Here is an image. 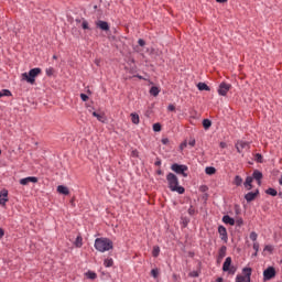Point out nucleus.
<instances>
[{
  "instance_id": "nucleus-1",
  "label": "nucleus",
  "mask_w": 282,
  "mask_h": 282,
  "mask_svg": "<svg viewBox=\"0 0 282 282\" xmlns=\"http://www.w3.org/2000/svg\"><path fill=\"white\" fill-rule=\"evenodd\" d=\"M166 181H167V184H169V188L172 192H177L178 194H184L185 193V188L183 186H180V180L175 174L169 173L166 175Z\"/></svg>"
},
{
  "instance_id": "nucleus-2",
  "label": "nucleus",
  "mask_w": 282,
  "mask_h": 282,
  "mask_svg": "<svg viewBox=\"0 0 282 282\" xmlns=\"http://www.w3.org/2000/svg\"><path fill=\"white\" fill-rule=\"evenodd\" d=\"M94 247L99 252H106L113 249V242L108 238H97Z\"/></svg>"
},
{
  "instance_id": "nucleus-3",
  "label": "nucleus",
  "mask_w": 282,
  "mask_h": 282,
  "mask_svg": "<svg viewBox=\"0 0 282 282\" xmlns=\"http://www.w3.org/2000/svg\"><path fill=\"white\" fill-rule=\"evenodd\" d=\"M42 73V68H31L29 73H22V79L34 85L35 78Z\"/></svg>"
},
{
  "instance_id": "nucleus-4",
  "label": "nucleus",
  "mask_w": 282,
  "mask_h": 282,
  "mask_svg": "<svg viewBox=\"0 0 282 282\" xmlns=\"http://www.w3.org/2000/svg\"><path fill=\"white\" fill-rule=\"evenodd\" d=\"M223 271L228 272L229 274H236L237 268L232 265V258H226L223 264Z\"/></svg>"
},
{
  "instance_id": "nucleus-5",
  "label": "nucleus",
  "mask_w": 282,
  "mask_h": 282,
  "mask_svg": "<svg viewBox=\"0 0 282 282\" xmlns=\"http://www.w3.org/2000/svg\"><path fill=\"white\" fill-rule=\"evenodd\" d=\"M245 275H237L236 282H251V275H252V269L251 268H245L242 270Z\"/></svg>"
},
{
  "instance_id": "nucleus-6",
  "label": "nucleus",
  "mask_w": 282,
  "mask_h": 282,
  "mask_svg": "<svg viewBox=\"0 0 282 282\" xmlns=\"http://www.w3.org/2000/svg\"><path fill=\"white\" fill-rule=\"evenodd\" d=\"M232 88L231 84H227V82H221L218 86V95L227 96L230 89Z\"/></svg>"
},
{
  "instance_id": "nucleus-7",
  "label": "nucleus",
  "mask_w": 282,
  "mask_h": 282,
  "mask_svg": "<svg viewBox=\"0 0 282 282\" xmlns=\"http://www.w3.org/2000/svg\"><path fill=\"white\" fill-rule=\"evenodd\" d=\"M171 170H172L173 172H175L176 174L183 175L184 177H187V176H188V174H186V171H188V167L185 166V165L173 164V165L171 166Z\"/></svg>"
},
{
  "instance_id": "nucleus-8",
  "label": "nucleus",
  "mask_w": 282,
  "mask_h": 282,
  "mask_svg": "<svg viewBox=\"0 0 282 282\" xmlns=\"http://www.w3.org/2000/svg\"><path fill=\"white\" fill-rule=\"evenodd\" d=\"M276 276V270L273 267H269L267 270L263 271V279L271 280Z\"/></svg>"
},
{
  "instance_id": "nucleus-9",
  "label": "nucleus",
  "mask_w": 282,
  "mask_h": 282,
  "mask_svg": "<svg viewBox=\"0 0 282 282\" xmlns=\"http://www.w3.org/2000/svg\"><path fill=\"white\" fill-rule=\"evenodd\" d=\"M238 153H242L243 150L250 149V143L245 141H238L235 145Z\"/></svg>"
},
{
  "instance_id": "nucleus-10",
  "label": "nucleus",
  "mask_w": 282,
  "mask_h": 282,
  "mask_svg": "<svg viewBox=\"0 0 282 282\" xmlns=\"http://www.w3.org/2000/svg\"><path fill=\"white\" fill-rule=\"evenodd\" d=\"M96 26L99 28L104 32H108L110 30L109 23L104 20L96 21Z\"/></svg>"
},
{
  "instance_id": "nucleus-11",
  "label": "nucleus",
  "mask_w": 282,
  "mask_h": 282,
  "mask_svg": "<svg viewBox=\"0 0 282 282\" xmlns=\"http://www.w3.org/2000/svg\"><path fill=\"white\" fill-rule=\"evenodd\" d=\"M39 182V178L37 177H26V178H21L19 181L20 185H23V186H26L29 185L30 183H37Z\"/></svg>"
},
{
  "instance_id": "nucleus-12",
  "label": "nucleus",
  "mask_w": 282,
  "mask_h": 282,
  "mask_svg": "<svg viewBox=\"0 0 282 282\" xmlns=\"http://www.w3.org/2000/svg\"><path fill=\"white\" fill-rule=\"evenodd\" d=\"M259 194H260L259 191L250 192V193H248L247 195H245V199H246L248 203H251V202L256 200V198L259 196Z\"/></svg>"
},
{
  "instance_id": "nucleus-13",
  "label": "nucleus",
  "mask_w": 282,
  "mask_h": 282,
  "mask_svg": "<svg viewBox=\"0 0 282 282\" xmlns=\"http://www.w3.org/2000/svg\"><path fill=\"white\" fill-rule=\"evenodd\" d=\"M8 191L7 189H2L0 192V205L1 206H6L7 202L9 200L8 198Z\"/></svg>"
},
{
  "instance_id": "nucleus-14",
  "label": "nucleus",
  "mask_w": 282,
  "mask_h": 282,
  "mask_svg": "<svg viewBox=\"0 0 282 282\" xmlns=\"http://www.w3.org/2000/svg\"><path fill=\"white\" fill-rule=\"evenodd\" d=\"M218 234L220 235L221 240L228 241V232H227V229L224 226L218 227Z\"/></svg>"
},
{
  "instance_id": "nucleus-15",
  "label": "nucleus",
  "mask_w": 282,
  "mask_h": 282,
  "mask_svg": "<svg viewBox=\"0 0 282 282\" xmlns=\"http://www.w3.org/2000/svg\"><path fill=\"white\" fill-rule=\"evenodd\" d=\"M252 178L256 180L258 182V185L262 184V178H263V173H261L260 171H254L252 174Z\"/></svg>"
},
{
  "instance_id": "nucleus-16",
  "label": "nucleus",
  "mask_w": 282,
  "mask_h": 282,
  "mask_svg": "<svg viewBox=\"0 0 282 282\" xmlns=\"http://www.w3.org/2000/svg\"><path fill=\"white\" fill-rule=\"evenodd\" d=\"M227 256V247L223 246L218 251V262H221L223 259Z\"/></svg>"
},
{
  "instance_id": "nucleus-17",
  "label": "nucleus",
  "mask_w": 282,
  "mask_h": 282,
  "mask_svg": "<svg viewBox=\"0 0 282 282\" xmlns=\"http://www.w3.org/2000/svg\"><path fill=\"white\" fill-rule=\"evenodd\" d=\"M197 88L200 91H210V87L208 86V84H205L204 82H199L197 84Z\"/></svg>"
},
{
  "instance_id": "nucleus-18",
  "label": "nucleus",
  "mask_w": 282,
  "mask_h": 282,
  "mask_svg": "<svg viewBox=\"0 0 282 282\" xmlns=\"http://www.w3.org/2000/svg\"><path fill=\"white\" fill-rule=\"evenodd\" d=\"M93 117H95L101 123H105L107 121V118L104 113L93 112Z\"/></svg>"
},
{
  "instance_id": "nucleus-19",
  "label": "nucleus",
  "mask_w": 282,
  "mask_h": 282,
  "mask_svg": "<svg viewBox=\"0 0 282 282\" xmlns=\"http://www.w3.org/2000/svg\"><path fill=\"white\" fill-rule=\"evenodd\" d=\"M252 183H253V177L249 176L246 178V182L243 183V185L248 191H251L253 188Z\"/></svg>"
},
{
  "instance_id": "nucleus-20",
  "label": "nucleus",
  "mask_w": 282,
  "mask_h": 282,
  "mask_svg": "<svg viewBox=\"0 0 282 282\" xmlns=\"http://www.w3.org/2000/svg\"><path fill=\"white\" fill-rule=\"evenodd\" d=\"M223 221L227 225H230V226L236 225V220L234 218H231L230 216H228V215L223 217Z\"/></svg>"
},
{
  "instance_id": "nucleus-21",
  "label": "nucleus",
  "mask_w": 282,
  "mask_h": 282,
  "mask_svg": "<svg viewBox=\"0 0 282 282\" xmlns=\"http://www.w3.org/2000/svg\"><path fill=\"white\" fill-rule=\"evenodd\" d=\"M57 193L63 195H69V189L63 185L57 186Z\"/></svg>"
},
{
  "instance_id": "nucleus-22",
  "label": "nucleus",
  "mask_w": 282,
  "mask_h": 282,
  "mask_svg": "<svg viewBox=\"0 0 282 282\" xmlns=\"http://www.w3.org/2000/svg\"><path fill=\"white\" fill-rule=\"evenodd\" d=\"M131 117V122L134 123V124H139L140 123V117L138 113H131L130 115Z\"/></svg>"
},
{
  "instance_id": "nucleus-23",
  "label": "nucleus",
  "mask_w": 282,
  "mask_h": 282,
  "mask_svg": "<svg viewBox=\"0 0 282 282\" xmlns=\"http://www.w3.org/2000/svg\"><path fill=\"white\" fill-rule=\"evenodd\" d=\"M75 247L77 248H80L83 247V237L80 235H78L75 239V242H74Z\"/></svg>"
},
{
  "instance_id": "nucleus-24",
  "label": "nucleus",
  "mask_w": 282,
  "mask_h": 282,
  "mask_svg": "<svg viewBox=\"0 0 282 282\" xmlns=\"http://www.w3.org/2000/svg\"><path fill=\"white\" fill-rule=\"evenodd\" d=\"M234 184L236 186H241L243 184V178L239 175L235 176Z\"/></svg>"
},
{
  "instance_id": "nucleus-25",
  "label": "nucleus",
  "mask_w": 282,
  "mask_h": 282,
  "mask_svg": "<svg viewBox=\"0 0 282 282\" xmlns=\"http://www.w3.org/2000/svg\"><path fill=\"white\" fill-rule=\"evenodd\" d=\"M150 94L154 97L159 96L160 88H158V86H152V88H150Z\"/></svg>"
},
{
  "instance_id": "nucleus-26",
  "label": "nucleus",
  "mask_w": 282,
  "mask_h": 282,
  "mask_svg": "<svg viewBox=\"0 0 282 282\" xmlns=\"http://www.w3.org/2000/svg\"><path fill=\"white\" fill-rule=\"evenodd\" d=\"M216 172H217V170H216L215 167H213V166H209V167H206V169H205V173H206L207 175H215Z\"/></svg>"
},
{
  "instance_id": "nucleus-27",
  "label": "nucleus",
  "mask_w": 282,
  "mask_h": 282,
  "mask_svg": "<svg viewBox=\"0 0 282 282\" xmlns=\"http://www.w3.org/2000/svg\"><path fill=\"white\" fill-rule=\"evenodd\" d=\"M160 252H161V248L160 247H158V246L153 247L152 256L154 258H158L160 256Z\"/></svg>"
},
{
  "instance_id": "nucleus-28",
  "label": "nucleus",
  "mask_w": 282,
  "mask_h": 282,
  "mask_svg": "<svg viewBox=\"0 0 282 282\" xmlns=\"http://www.w3.org/2000/svg\"><path fill=\"white\" fill-rule=\"evenodd\" d=\"M212 121L208 119L203 120V127L205 130H208L212 127Z\"/></svg>"
},
{
  "instance_id": "nucleus-29",
  "label": "nucleus",
  "mask_w": 282,
  "mask_h": 282,
  "mask_svg": "<svg viewBox=\"0 0 282 282\" xmlns=\"http://www.w3.org/2000/svg\"><path fill=\"white\" fill-rule=\"evenodd\" d=\"M82 29L89 30V22L86 19L82 20Z\"/></svg>"
},
{
  "instance_id": "nucleus-30",
  "label": "nucleus",
  "mask_w": 282,
  "mask_h": 282,
  "mask_svg": "<svg viewBox=\"0 0 282 282\" xmlns=\"http://www.w3.org/2000/svg\"><path fill=\"white\" fill-rule=\"evenodd\" d=\"M104 265H105L106 268L112 267V265H113V259H106V260L104 261Z\"/></svg>"
},
{
  "instance_id": "nucleus-31",
  "label": "nucleus",
  "mask_w": 282,
  "mask_h": 282,
  "mask_svg": "<svg viewBox=\"0 0 282 282\" xmlns=\"http://www.w3.org/2000/svg\"><path fill=\"white\" fill-rule=\"evenodd\" d=\"M0 91H1L2 97H10V96H12L11 90L3 89V90H0Z\"/></svg>"
},
{
  "instance_id": "nucleus-32",
  "label": "nucleus",
  "mask_w": 282,
  "mask_h": 282,
  "mask_svg": "<svg viewBox=\"0 0 282 282\" xmlns=\"http://www.w3.org/2000/svg\"><path fill=\"white\" fill-rule=\"evenodd\" d=\"M153 131L154 132H161L162 131V126L160 123H154L153 124Z\"/></svg>"
},
{
  "instance_id": "nucleus-33",
  "label": "nucleus",
  "mask_w": 282,
  "mask_h": 282,
  "mask_svg": "<svg viewBox=\"0 0 282 282\" xmlns=\"http://www.w3.org/2000/svg\"><path fill=\"white\" fill-rule=\"evenodd\" d=\"M253 250L256 251V252H254V256H258V252H259V250H260V243H259V242H254V243H253Z\"/></svg>"
},
{
  "instance_id": "nucleus-34",
  "label": "nucleus",
  "mask_w": 282,
  "mask_h": 282,
  "mask_svg": "<svg viewBox=\"0 0 282 282\" xmlns=\"http://www.w3.org/2000/svg\"><path fill=\"white\" fill-rule=\"evenodd\" d=\"M86 276L90 280H95L97 278V274L95 272H87Z\"/></svg>"
},
{
  "instance_id": "nucleus-35",
  "label": "nucleus",
  "mask_w": 282,
  "mask_h": 282,
  "mask_svg": "<svg viewBox=\"0 0 282 282\" xmlns=\"http://www.w3.org/2000/svg\"><path fill=\"white\" fill-rule=\"evenodd\" d=\"M267 194L271 195V196H276V191L274 188H269L265 191Z\"/></svg>"
},
{
  "instance_id": "nucleus-36",
  "label": "nucleus",
  "mask_w": 282,
  "mask_h": 282,
  "mask_svg": "<svg viewBox=\"0 0 282 282\" xmlns=\"http://www.w3.org/2000/svg\"><path fill=\"white\" fill-rule=\"evenodd\" d=\"M258 234L257 232H254V231H252L251 234H250V236H249V238L252 240V241H257L258 240Z\"/></svg>"
},
{
  "instance_id": "nucleus-37",
  "label": "nucleus",
  "mask_w": 282,
  "mask_h": 282,
  "mask_svg": "<svg viewBox=\"0 0 282 282\" xmlns=\"http://www.w3.org/2000/svg\"><path fill=\"white\" fill-rule=\"evenodd\" d=\"M45 74H46V76H53V74H54V68H52V67L45 68Z\"/></svg>"
},
{
  "instance_id": "nucleus-38",
  "label": "nucleus",
  "mask_w": 282,
  "mask_h": 282,
  "mask_svg": "<svg viewBox=\"0 0 282 282\" xmlns=\"http://www.w3.org/2000/svg\"><path fill=\"white\" fill-rule=\"evenodd\" d=\"M80 99H82L84 102H86V101H88L89 97H88V95H85V93H82V94H80Z\"/></svg>"
},
{
  "instance_id": "nucleus-39",
  "label": "nucleus",
  "mask_w": 282,
  "mask_h": 282,
  "mask_svg": "<svg viewBox=\"0 0 282 282\" xmlns=\"http://www.w3.org/2000/svg\"><path fill=\"white\" fill-rule=\"evenodd\" d=\"M256 161L259 162V163H263L262 154H256Z\"/></svg>"
},
{
  "instance_id": "nucleus-40",
  "label": "nucleus",
  "mask_w": 282,
  "mask_h": 282,
  "mask_svg": "<svg viewBox=\"0 0 282 282\" xmlns=\"http://www.w3.org/2000/svg\"><path fill=\"white\" fill-rule=\"evenodd\" d=\"M138 44L139 46L144 47L147 45V42L145 40H138Z\"/></svg>"
},
{
  "instance_id": "nucleus-41",
  "label": "nucleus",
  "mask_w": 282,
  "mask_h": 282,
  "mask_svg": "<svg viewBox=\"0 0 282 282\" xmlns=\"http://www.w3.org/2000/svg\"><path fill=\"white\" fill-rule=\"evenodd\" d=\"M151 275H152L153 278H158L159 271H158L156 269L151 270Z\"/></svg>"
},
{
  "instance_id": "nucleus-42",
  "label": "nucleus",
  "mask_w": 282,
  "mask_h": 282,
  "mask_svg": "<svg viewBox=\"0 0 282 282\" xmlns=\"http://www.w3.org/2000/svg\"><path fill=\"white\" fill-rule=\"evenodd\" d=\"M235 224L237 225V226H239V227H241V226H243V219H237L236 221H235Z\"/></svg>"
},
{
  "instance_id": "nucleus-43",
  "label": "nucleus",
  "mask_w": 282,
  "mask_h": 282,
  "mask_svg": "<svg viewBox=\"0 0 282 282\" xmlns=\"http://www.w3.org/2000/svg\"><path fill=\"white\" fill-rule=\"evenodd\" d=\"M161 142H162V144H164V145H169V144H170V139L164 138V139L161 140Z\"/></svg>"
},
{
  "instance_id": "nucleus-44",
  "label": "nucleus",
  "mask_w": 282,
  "mask_h": 282,
  "mask_svg": "<svg viewBox=\"0 0 282 282\" xmlns=\"http://www.w3.org/2000/svg\"><path fill=\"white\" fill-rule=\"evenodd\" d=\"M188 145H191L192 148H194L196 145V140L195 139H191L188 141Z\"/></svg>"
},
{
  "instance_id": "nucleus-45",
  "label": "nucleus",
  "mask_w": 282,
  "mask_h": 282,
  "mask_svg": "<svg viewBox=\"0 0 282 282\" xmlns=\"http://www.w3.org/2000/svg\"><path fill=\"white\" fill-rule=\"evenodd\" d=\"M189 276L198 278L199 273L197 271H193V272L189 273Z\"/></svg>"
},
{
  "instance_id": "nucleus-46",
  "label": "nucleus",
  "mask_w": 282,
  "mask_h": 282,
  "mask_svg": "<svg viewBox=\"0 0 282 282\" xmlns=\"http://www.w3.org/2000/svg\"><path fill=\"white\" fill-rule=\"evenodd\" d=\"M167 110H169V111H175V110H176V107H175L174 105H170V106L167 107Z\"/></svg>"
},
{
  "instance_id": "nucleus-47",
  "label": "nucleus",
  "mask_w": 282,
  "mask_h": 282,
  "mask_svg": "<svg viewBox=\"0 0 282 282\" xmlns=\"http://www.w3.org/2000/svg\"><path fill=\"white\" fill-rule=\"evenodd\" d=\"M219 147H220L221 149H226V148H228V144H227L226 142H220V143H219Z\"/></svg>"
},
{
  "instance_id": "nucleus-48",
  "label": "nucleus",
  "mask_w": 282,
  "mask_h": 282,
  "mask_svg": "<svg viewBox=\"0 0 282 282\" xmlns=\"http://www.w3.org/2000/svg\"><path fill=\"white\" fill-rule=\"evenodd\" d=\"M4 236V230L3 229H0V239H2Z\"/></svg>"
},
{
  "instance_id": "nucleus-49",
  "label": "nucleus",
  "mask_w": 282,
  "mask_h": 282,
  "mask_svg": "<svg viewBox=\"0 0 282 282\" xmlns=\"http://www.w3.org/2000/svg\"><path fill=\"white\" fill-rule=\"evenodd\" d=\"M264 250L272 251V246H265Z\"/></svg>"
},
{
  "instance_id": "nucleus-50",
  "label": "nucleus",
  "mask_w": 282,
  "mask_h": 282,
  "mask_svg": "<svg viewBox=\"0 0 282 282\" xmlns=\"http://www.w3.org/2000/svg\"><path fill=\"white\" fill-rule=\"evenodd\" d=\"M216 2H218V3H226V2H228V0H216Z\"/></svg>"
},
{
  "instance_id": "nucleus-51",
  "label": "nucleus",
  "mask_w": 282,
  "mask_h": 282,
  "mask_svg": "<svg viewBox=\"0 0 282 282\" xmlns=\"http://www.w3.org/2000/svg\"><path fill=\"white\" fill-rule=\"evenodd\" d=\"M161 164H162L161 161L155 162V165H156V166H160Z\"/></svg>"
},
{
  "instance_id": "nucleus-52",
  "label": "nucleus",
  "mask_w": 282,
  "mask_h": 282,
  "mask_svg": "<svg viewBox=\"0 0 282 282\" xmlns=\"http://www.w3.org/2000/svg\"><path fill=\"white\" fill-rule=\"evenodd\" d=\"M223 281H224L223 278H218V279H217V282H223Z\"/></svg>"
},
{
  "instance_id": "nucleus-53",
  "label": "nucleus",
  "mask_w": 282,
  "mask_h": 282,
  "mask_svg": "<svg viewBox=\"0 0 282 282\" xmlns=\"http://www.w3.org/2000/svg\"><path fill=\"white\" fill-rule=\"evenodd\" d=\"M185 147H187V144H186V143H183V144L181 145V148H185Z\"/></svg>"
},
{
  "instance_id": "nucleus-54",
  "label": "nucleus",
  "mask_w": 282,
  "mask_h": 282,
  "mask_svg": "<svg viewBox=\"0 0 282 282\" xmlns=\"http://www.w3.org/2000/svg\"><path fill=\"white\" fill-rule=\"evenodd\" d=\"M53 59H57V56H56V55H53Z\"/></svg>"
},
{
  "instance_id": "nucleus-55",
  "label": "nucleus",
  "mask_w": 282,
  "mask_h": 282,
  "mask_svg": "<svg viewBox=\"0 0 282 282\" xmlns=\"http://www.w3.org/2000/svg\"><path fill=\"white\" fill-rule=\"evenodd\" d=\"M158 174H162V171H158Z\"/></svg>"
},
{
  "instance_id": "nucleus-56",
  "label": "nucleus",
  "mask_w": 282,
  "mask_h": 282,
  "mask_svg": "<svg viewBox=\"0 0 282 282\" xmlns=\"http://www.w3.org/2000/svg\"><path fill=\"white\" fill-rule=\"evenodd\" d=\"M0 98H2V93L0 91Z\"/></svg>"
},
{
  "instance_id": "nucleus-57",
  "label": "nucleus",
  "mask_w": 282,
  "mask_h": 282,
  "mask_svg": "<svg viewBox=\"0 0 282 282\" xmlns=\"http://www.w3.org/2000/svg\"><path fill=\"white\" fill-rule=\"evenodd\" d=\"M2 154V151L0 150V155Z\"/></svg>"
},
{
  "instance_id": "nucleus-58",
  "label": "nucleus",
  "mask_w": 282,
  "mask_h": 282,
  "mask_svg": "<svg viewBox=\"0 0 282 282\" xmlns=\"http://www.w3.org/2000/svg\"><path fill=\"white\" fill-rule=\"evenodd\" d=\"M193 213V210H189V214H192Z\"/></svg>"
},
{
  "instance_id": "nucleus-59",
  "label": "nucleus",
  "mask_w": 282,
  "mask_h": 282,
  "mask_svg": "<svg viewBox=\"0 0 282 282\" xmlns=\"http://www.w3.org/2000/svg\"><path fill=\"white\" fill-rule=\"evenodd\" d=\"M193 213V210H189V214H192Z\"/></svg>"
}]
</instances>
